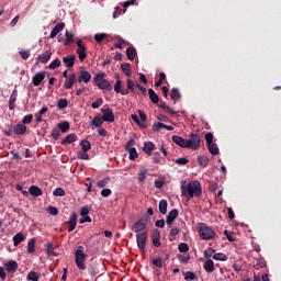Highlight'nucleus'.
Masks as SVG:
<instances>
[{
	"label": "nucleus",
	"instance_id": "nucleus-21",
	"mask_svg": "<svg viewBox=\"0 0 281 281\" xmlns=\"http://www.w3.org/2000/svg\"><path fill=\"white\" fill-rule=\"evenodd\" d=\"M91 126H95V128H100V126H102V124H104V119H102L101 114H97L92 121H91Z\"/></svg>",
	"mask_w": 281,
	"mask_h": 281
},
{
	"label": "nucleus",
	"instance_id": "nucleus-30",
	"mask_svg": "<svg viewBox=\"0 0 281 281\" xmlns=\"http://www.w3.org/2000/svg\"><path fill=\"white\" fill-rule=\"evenodd\" d=\"M126 56L128 60H135V57L137 56V50L133 47H128L126 49Z\"/></svg>",
	"mask_w": 281,
	"mask_h": 281
},
{
	"label": "nucleus",
	"instance_id": "nucleus-37",
	"mask_svg": "<svg viewBox=\"0 0 281 281\" xmlns=\"http://www.w3.org/2000/svg\"><path fill=\"white\" fill-rule=\"evenodd\" d=\"M47 111H49V109H47V108H42V109L37 112V114L35 115L36 122H43V115H45V113H46Z\"/></svg>",
	"mask_w": 281,
	"mask_h": 281
},
{
	"label": "nucleus",
	"instance_id": "nucleus-45",
	"mask_svg": "<svg viewBox=\"0 0 281 281\" xmlns=\"http://www.w3.org/2000/svg\"><path fill=\"white\" fill-rule=\"evenodd\" d=\"M198 161H199L200 166H202V168H205V167H207V164L210 160L205 156H200V157H198Z\"/></svg>",
	"mask_w": 281,
	"mask_h": 281
},
{
	"label": "nucleus",
	"instance_id": "nucleus-44",
	"mask_svg": "<svg viewBox=\"0 0 281 281\" xmlns=\"http://www.w3.org/2000/svg\"><path fill=\"white\" fill-rule=\"evenodd\" d=\"M207 148L211 155H218V146H216V144L211 143V145H207Z\"/></svg>",
	"mask_w": 281,
	"mask_h": 281
},
{
	"label": "nucleus",
	"instance_id": "nucleus-13",
	"mask_svg": "<svg viewBox=\"0 0 281 281\" xmlns=\"http://www.w3.org/2000/svg\"><path fill=\"white\" fill-rule=\"evenodd\" d=\"M65 30V23L59 22L55 25V27L50 32V38H56L60 32Z\"/></svg>",
	"mask_w": 281,
	"mask_h": 281
},
{
	"label": "nucleus",
	"instance_id": "nucleus-27",
	"mask_svg": "<svg viewBox=\"0 0 281 281\" xmlns=\"http://www.w3.org/2000/svg\"><path fill=\"white\" fill-rule=\"evenodd\" d=\"M23 240H25V235H23V233H18L13 237L14 247H19V245H21L23 243Z\"/></svg>",
	"mask_w": 281,
	"mask_h": 281
},
{
	"label": "nucleus",
	"instance_id": "nucleus-11",
	"mask_svg": "<svg viewBox=\"0 0 281 281\" xmlns=\"http://www.w3.org/2000/svg\"><path fill=\"white\" fill-rule=\"evenodd\" d=\"M91 81V72L88 70L81 69L79 71V77L77 78V82H86L89 83Z\"/></svg>",
	"mask_w": 281,
	"mask_h": 281
},
{
	"label": "nucleus",
	"instance_id": "nucleus-22",
	"mask_svg": "<svg viewBox=\"0 0 281 281\" xmlns=\"http://www.w3.org/2000/svg\"><path fill=\"white\" fill-rule=\"evenodd\" d=\"M27 131V126H25L23 123H19L14 126L13 133L15 135H25V132Z\"/></svg>",
	"mask_w": 281,
	"mask_h": 281
},
{
	"label": "nucleus",
	"instance_id": "nucleus-32",
	"mask_svg": "<svg viewBox=\"0 0 281 281\" xmlns=\"http://www.w3.org/2000/svg\"><path fill=\"white\" fill-rule=\"evenodd\" d=\"M16 90H14L10 97V101H9V109L10 111H14V102H16Z\"/></svg>",
	"mask_w": 281,
	"mask_h": 281
},
{
	"label": "nucleus",
	"instance_id": "nucleus-7",
	"mask_svg": "<svg viewBox=\"0 0 281 281\" xmlns=\"http://www.w3.org/2000/svg\"><path fill=\"white\" fill-rule=\"evenodd\" d=\"M101 113H102L101 117L103 119V122H110L111 124L115 122V114L113 113V109L102 108Z\"/></svg>",
	"mask_w": 281,
	"mask_h": 281
},
{
	"label": "nucleus",
	"instance_id": "nucleus-63",
	"mask_svg": "<svg viewBox=\"0 0 281 281\" xmlns=\"http://www.w3.org/2000/svg\"><path fill=\"white\" fill-rule=\"evenodd\" d=\"M20 56L23 60H27L30 58V50H20Z\"/></svg>",
	"mask_w": 281,
	"mask_h": 281
},
{
	"label": "nucleus",
	"instance_id": "nucleus-60",
	"mask_svg": "<svg viewBox=\"0 0 281 281\" xmlns=\"http://www.w3.org/2000/svg\"><path fill=\"white\" fill-rule=\"evenodd\" d=\"M212 256H214V249L213 248H207L204 251V258L210 259V258H212Z\"/></svg>",
	"mask_w": 281,
	"mask_h": 281
},
{
	"label": "nucleus",
	"instance_id": "nucleus-3",
	"mask_svg": "<svg viewBox=\"0 0 281 281\" xmlns=\"http://www.w3.org/2000/svg\"><path fill=\"white\" fill-rule=\"evenodd\" d=\"M198 233L202 240H214L216 238V232L204 223L200 224Z\"/></svg>",
	"mask_w": 281,
	"mask_h": 281
},
{
	"label": "nucleus",
	"instance_id": "nucleus-55",
	"mask_svg": "<svg viewBox=\"0 0 281 281\" xmlns=\"http://www.w3.org/2000/svg\"><path fill=\"white\" fill-rule=\"evenodd\" d=\"M47 212L52 216H58V209L56 206H48Z\"/></svg>",
	"mask_w": 281,
	"mask_h": 281
},
{
	"label": "nucleus",
	"instance_id": "nucleus-43",
	"mask_svg": "<svg viewBox=\"0 0 281 281\" xmlns=\"http://www.w3.org/2000/svg\"><path fill=\"white\" fill-rule=\"evenodd\" d=\"M57 126L61 130V133H67L69 131V122L58 123Z\"/></svg>",
	"mask_w": 281,
	"mask_h": 281
},
{
	"label": "nucleus",
	"instance_id": "nucleus-18",
	"mask_svg": "<svg viewBox=\"0 0 281 281\" xmlns=\"http://www.w3.org/2000/svg\"><path fill=\"white\" fill-rule=\"evenodd\" d=\"M52 58V50H46L37 56V61L45 65Z\"/></svg>",
	"mask_w": 281,
	"mask_h": 281
},
{
	"label": "nucleus",
	"instance_id": "nucleus-52",
	"mask_svg": "<svg viewBox=\"0 0 281 281\" xmlns=\"http://www.w3.org/2000/svg\"><path fill=\"white\" fill-rule=\"evenodd\" d=\"M54 196H65L66 192L63 190V188H56L53 191Z\"/></svg>",
	"mask_w": 281,
	"mask_h": 281
},
{
	"label": "nucleus",
	"instance_id": "nucleus-57",
	"mask_svg": "<svg viewBox=\"0 0 281 281\" xmlns=\"http://www.w3.org/2000/svg\"><path fill=\"white\" fill-rule=\"evenodd\" d=\"M104 100L102 98H99L97 101L92 102L91 106L92 109H100V105L103 104Z\"/></svg>",
	"mask_w": 281,
	"mask_h": 281
},
{
	"label": "nucleus",
	"instance_id": "nucleus-53",
	"mask_svg": "<svg viewBox=\"0 0 281 281\" xmlns=\"http://www.w3.org/2000/svg\"><path fill=\"white\" fill-rule=\"evenodd\" d=\"M60 67V59L56 58L49 64V69H58Z\"/></svg>",
	"mask_w": 281,
	"mask_h": 281
},
{
	"label": "nucleus",
	"instance_id": "nucleus-56",
	"mask_svg": "<svg viewBox=\"0 0 281 281\" xmlns=\"http://www.w3.org/2000/svg\"><path fill=\"white\" fill-rule=\"evenodd\" d=\"M184 280H196V274H194L192 271H188L184 274Z\"/></svg>",
	"mask_w": 281,
	"mask_h": 281
},
{
	"label": "nucleus",
	"instance_id": "nucleus-12",
	"mask_svg": "<svg viewBox=\"0 0 281 281\" xmlns=\"http://www.w3.org/2000/svg\"><path fill=\"white\" fill-rule=\"evenodd\" d=\"M78 82V79L76 78V74H71L65 81L64 88L65 89H72L74 85Z\"/></svg>",
	"mask_w": 281,
	"mask_h": 281
},
{
	"label": "nucleus",
	"instance_id": "nucleus-39",
	"mask_svg": "<svg viewBox=\"0 0 281 281\" xmlns=\"http://www.w3.org/2000/svg\"><path fill=\"white\" fill-rule=\"evenodd\" d=\"M213 259L221 260L222 262H225V260H227V255H225L223 252H217V254L213 255Z\"/></svg>",
	"mask_w": 281,
	"mask_h": 281
},
{
	"label": "nucleus",
	"instance_id": "nucleus-2",
	"mask_svg": "<svg viewBox=\"0 0 281 281\" xmlns=\"http://www.w3.org/2000/svg\"><path fill=\"white\" fill-rule=\"evenodd\" d=\"M104 76H105L104 72L97 74L93 77V82L95 83L98 89H101L103 91H113V87L111 86V82L104 79Z\"/></svg>",
	"mask_w": 281,
	"mask_h": 281
},
{
	"label": "nucleus",
	"instance_id": "nucleus-42",
	"mask_svg": "<svg viewBox=\"0 0 281 281\" xmlns=\"http://www.w3.org/2000/svg\"><path fill=\"white\" fill-rule=\"evenodd\" d=\"M121 69L125 74V76H131V64H122Z\"/></svg>",
	"mask_w": 281,
	"mask_h": 281
},
{
	"label": "nucleus",
	"instance_id": "nucleus-5",
	"mask_svg": "<svg viewBox=\"0 0 281 281\" xmlns=\"http://www.w3.org/2000/svg\"><path fill=\"white\" fill-rule=\"evenodd\" d=\"M187 148L191 150H199L201 148V136L199 134L191 133L189 139H187Z\"/></svg>",
	"mask_w": 281,
	"mask_h": 281
},
{
	"label": "nucleus",
	"instance_id": "nucleus-62",
	"mask_svg": "<svg viewBox=\"0 0 281 281\" xmlns=\"http://www.w3.org/2000/svg\"><path fill=\"white\" fill-rule=\"evenodd\" d=\"M153 265L155 267H158V269H161V267H164V262L161 261V258L154 259Z\"/></svg>",
	"mask_w": 281,
	"mask_h": 281
},
{
	"label": "nucleus",
	"instance_id": "nucleus-41",
	"mask_svg": "<svg viewBox=\"0 0 281 281\" xmlns=\"http://www.w3.org/2000/svg\"><path fill=\"white\" fill-rule=\"evenodd\" d=\"M38 278H41V274H38L37 272L31 271L27 274V280L30 281H38Z\"/></svg>",
	"mask_w": 281,
	"mask_h": 281
},
{
	"label": "nucleus",
	"instance_id": "nucleus-4",
	"mask_svg": "<svg viewBox=\"0 0 281 281\" xmlns=\"http://www.w3.org/2000/svg\"><path fill=\"white\" fill-rule=\"evenodd\" d=\"M83 249L85 248L82 246H79L75 252V262L80 271H85V269H87V266L85 265V261L87 260V254H85Z\"/></svg>",
	"mask_w": 281,
	"mask_h": 281
},
{
	"label": "nucleus",
	"instance_id": "nucleus-48",
	"mask_svg": "<svg viewBox=\"0 0 281 281\" xmlns=\"http://www.w3.org/2000/svg\"><path fill=\"white\" fill-rule=\"evenodd\" d=\"M178 249H179L180 254H186L187 251H189L190 247L188 246V244L181 243L178 246Z\"/></svg>",
	"mask_w": 281,
	"mask_h": 281
},
{
	"label": "nucleus",
	"instance_id": "nucleus-49",
	"mask_svg": "<svg viewBox=\"0 0 281 281\" xmlns=\"http://www.w3.org/2000/svg\"><path fill=\"white\" fill-rule=\"evenodd\" d=\"M124 45H126V41H124L122 37H119L117 43L114 44V47H116V49H123Z\"/></svg>",
	"mask_w": 281,
	"mask_h": 281
},
{
	"label": "nucleus",
	"instance_id": "nucleus-31",
	"mask_svg": "<svg viewBox=\"0 0 281 281\" xmlns=\"http://www.w3.org/2000/svg\"><path fill=\"white\" fill-rule=\"evenodd\" d=\"M158 207H159L160 214H166V212H168V201H166V200H160Z\"/></svg>",
	"mask_w": 281,
	"mask_h": 281
},
{
	"label": "nucleus",
	"instance_id": "nucleus-20",
	"mask_svg": "<svg viewBox=\"0 0 281 281\" xmlns=\"http://www.w3.org/2000/svg\"><path fill=\"white\" fill-rule=\"evenodd\" d=\"M45 80V72H37L33 76V85L34 87L41 86V83Z\"/></svg>",
	"mask_w": 281,
	"mask_h": 281
},
{
	"label": "nucleus",
	"instance_id": "nucleus-35",
	"mask_svg": "<svg viewBox=\"0 0 281 281\" xmlns=\"http://www.w3.org/2000/svg\"><path fill=\"white\" fill-rule=\"evenodd\" d=\"M106 38H109V35H106V33H97L94 35V41L97 43H102V41H106Z\"/></svg>",
	"mask_w": 281,
	"mask_h": 281
},
{
	"label": "nucleus",
	"instance_id": "nucleus-25",
	"mask_svg": "<svg viewBox=\"0 0 281 281\" xmlns=\"http://www.w3.org/2000/svg\"><path fill=\"white\" fill-rule=\"evenodd\" d=\"M66 67H74L76 63V55H69L63 58Z\"/></svg>",
	"mask_w": 281,
	"mask_h": 281
},
{
	"label": "nucleus",
	"instance_id": "nucleus-14",
	"mask_svg": "<svg viewBox=\"0 0 281 281\" xmlns=\"http://www.w3.org/2000/svg\"><path fill=\"white\" fill-rule=\"evenodd\" d=\"M172 142L175 144H177V146H180V148H188L187 139L181 137V136L173 135L172 136Z\"/></svg>",
	"mask_w": 281,
	"mask_h": 281
},
{
	"label": "nucleus",
	"instance_id": "nucleus-33",
	"mask_svg": "<svg viewBox=\"0 0 281 281\" xmlns=\"http://www.w3.org/2000/svg\"><path fill=\"white\" fill-rule=\"evenodd\" d=\"M35 247H36V239L35 238L30 239L27 244V254H34Z\"/></svg>",
	"mask_w": 281,
	"mask_h": 281
},
{
	"label": "nucleus",
	"instance_id": "nucleus-46",
	"mask_svg": "<svg viewBox=\"0 0 281 281\" xmlns=\"http://www.w3.org/2000/svg\"><path fill=\"white\" fill-rule=\"evenodd\" d=\"M66 41H65V45H71V42L74 41V33H69L68 31H66Z\"/></svg>",
	"mask_w": 281,
	"mask_h": 281
},
{
	"label": "nucleus",
	"instance_id": "nucleus-28",
	"mask_svg": "<svg viewBox=\"0 0 281 281\" xmlns=\"http://www.w3.org/2000/svg\"><path fill=\"white\" fill-rule=\"evenodd\" d=\"M204 270L206 273L214 272V261L212 259H207L204 263Z\"/></svg>",
	"mask_w": 281,
	"mask_h": 281
},
{
	"label": "nucleus",
	"instance_id": "nucleus-17",
	"mask_svg": "<svg viewBox=\"0 0 281 281\" xmlns=\"http://www.w3.org/2000/svg\"><path fill=\"white\" fill-rule=\"evenodd\" d=\"M77 221H78V215H76V213H71L68 221V225H69L68 232H74V229H76Z\"/></svg>",
	"mask_w": 281,
	"mask_h": 281
},
{
	"label": "nucleus",
	"instance_id": "nucleus-15",
	"mask_svg": "<svg viewBox=\"0 0 281 281\" xmlns=\"http://www.w3.org/2000/svg\"><path fill=\"white\" fill-rule=\"evenodd\" d=\"M177 216H179V211L177 209L171 210L166 217L167 225H172Z\"/></svg>",
	"mask_w": 281,
	"mask_h": 281
},
{
	"label": "nucleus",
	"instance_id": "nucleus-1",
	"mask_svg": "<svg viewBox=\"0 0 281 281\" xmlns=\"http://www.w3.org/2000/svg\"><path fill=\"white\" fill-rule=\"evenodd\" d=\"M181 194L187 199H194V196L199 199V196L203 194V187L201 186V182H199L198 180H191L188 183L186 181H182Z\"/></svg>",
	"mask_w": 281,
	"mask_h": 281
},
{
	"label": "nucleus",
	"instance_id": "nucleus-10",
	"mask_svg": "<svg viewBox=\"0 0 281 281\" xmlns=\"http://www.w3.org/2000/svg\"><path fill=\"white\" fill-rule=\"evenodd\" d=\"M3 267L5 268V271H8V273H15L19 269V263L14 260H9L3 262Z\"/></svg>",
	"mask_w": 281,
	"mask_h": 281
},
{
	"label": "nucleus",
	"instance_id": "nucleus-61",
	"mask_svg": "<svg viewBox=\"0 0 281 281\" xmlns=\"http://www.w3.org/2000/svg\"><path fill=\"white\" fill-rule=\"evenodd\" d=\"M175 164L178 166H186V164H188V158H178L175 160Z\"/></svg>",
	"mask_w": 281,
	"mask_h": 281
},
{
	"label": "nucleus",
	"instance_id": "nucleus-8",
	"mask_svg": "<svg viewBox=\"0 0 281 281\" xmlns=\"http://www.w3.org/2000/svg\"><path fill=\"white\" fill-rule=\"evenodd\" d=\"M148 238V234L146 232L138 233L136 235V243L137 247L140 251H144L146 249V240Z\"/></svg>",
	"mask_w": 281,
	"mask_h": 281
},
{
	"label": "nucleus",
	"instance_id": "nucleus-26",
	"mask_svg": "<svg viewBox=\"0 0 281 281\" xmlns=\"http://www.w3.org/2000/svg\"><path fill=\"white\" fill-rule=\"evenodd\" d=\"M78 139V136L76 134H68L63 140L61 144L65 146L67 144H74Z\"/></svg>",
	"mask_w": 281,
	"mask_h": 281
},
{
	"label": "nucleus",
	"instance_id": "nucleus-36",
	"mask_svg": "<svg viewBox=\"0 0 281 281\" xmlns=\"http://www.w3.org/2000/svg\"><path fill=\"white\" fill-rule=\"evenodd\" d=\"M80 146L83 153H89V150H91V143L89 140H81Z\"/></svg>",
	"mask_w": 281,
	"mask_h": 281
},
{
	"label": "nucleus",
	"instance_id": "nucleus-34",
	"mask_svg": "<svg viewBox=\"0 0 281 281\" xmlns=\"http://www.w3.org/2000/svg\"><path fill=\"white\" fill-rule=\"evenodd\" d=\"M170 98L173 100V102H177V100H180L181 93H179V90L177 88H173L170 92Z\"/></svg>",
	"mask_w": 281,
	"mask_h": 281
},
{
	"label": "nucleus",
	"instance_id": "nucleus-59",
	"mask_svg": "<svg viewBox=\"0 0 281 281\" xmlns=\"http://www.w3.org/2000/svg\"><path fill=\"white\" fill-rule=\"evenodd\" d=\"M136 87L137 85H135V81H133V79H127V89H130V91H135Z\"/></svg>",
	"mask_w": 281,
	"mask_h": 281
},
{
	"label": "nucleus",
	"instance_id": "nucleus-47",
	"mask_svg": "<svg viewBox=\"0 0 281 281\" xmlns=\"http://www.w3.org/2000/svg\"><path fill=\"white\" fill-rule=\"evenodd\" d=\"M135 146V140H134V138H130L128 140H127V143L125 144V150H132L133 148H135L134 147Z\"/></svg>",
	"mask_w": 281,
	"mask_h": 281
},
{
	"label": "nucleus",
	"instance_id": "nucleus-6",
	"mask_svg": "<svg viewBox=\"0 0 281 281\" xmlns=\"http://www.w3.org/2000/svg\"><path fill=\"white\" fill-rule=\"evenodd\" d=\"M147 225H148V220L142 217L132 225L131 229L132 232H135V234H139V232L144 233V229H146Z\"/></svg>",
	"mask_w": 281,
	"mask_h": 281
},
{
	"label": "nucleus",
	"instance_id": "nucleus-24",
	"mask_svg": "<svg viewBox=\"0 0 281 281\" xmlns=\"http://www.w3.org/2000/svg\"><path fill=\"white\" fill-rule=\"evenodd\" d=\"M29 194H32V196H43V190L36 186H32L29 188Z\"/></svg>",
	"mask_w": 281,
	"mask_h": 281
},
{
	"label": "nucleus",
	"instance_id": "nucleus-29",
	"mask_svg": "<svg viewBox=\"0 0 281 281\" xmlns=\"http://www.w3.org/2000/svg\"><path fill=\"white\" fill-rule=\"evenodd\" d=\"M148 93H149V100H151L153 104H159V95H157L155 90L149 89Z\"/></svg>",
	"mask_w": 281,
	"mask_h": 281
},
{
	"label": "nucleus",
	"instance_id": "nucleus-23",
	"mask_svg": "<svg viewBox=\"0 0 281 281\" xmlns=\"http://www.w3.org/2000/svg\"><path fill=\"white\" fill-rule=\"evenodd\" d=\"M154 150H155V144L153 142H147L144 144L143 151L146 155H153Z\"/></svg>",
	"mask_w": 281,
	"mask_h": 281
},
{
	"label": "nucleus",
	"instance_id": "nucleus-54",
	"mask_svg": "<svg viewBox=\"0 0 281 281\" xmlns=\"http://www.w3.org/2000/svg\"><path fill=\"white\" fill-rule=\"evenodd\" d=\"M32 120H34V115L32 114H29V115H25L22 120V124H32Z\"/></svg>",
	"mask_w": 281,
	"mask_h": 281
},
{
	"label": "nucleus",
	"instance_id": "nucleus-51",
	"mask_svg": "<svg viewBox=\"0 0 281 281\" xmlns=\"http://www.w3.org/2000/svg\"><path fill=\"white\" fill-rule=\"evenodd\" d=\"M67 104H68L67 99H59L57 101L58 109H67Z\"/></svg>",
	"mask_w": 281,
	"mask_h": 281
},
{
	"label": "nucleus",
	"instance_id": "nucleus-19",
	"mask_svg": "<svg viewBox=\"0 0 281 281\" xmlns=\"http://www.w3.org/2000/svg\"><path fill=\"white\" fill-rule=\"evenodd\" d=\"M151 238L154 247H161V243L159 241L161 234L159 233V229L153 231Z\"/></svg>",
	"mask_w": 281,
	"mask_h": 281
},
{
	"label": "nucleus",
	"instance_id": "nucleus-16",
	"mask_svg": "<svg viewBox=\"0 0 281 281\" xmlns=\"http://www.w3.org/2000/svg\"><path fill=\"white\" fill-rule=\"evenodd\" d=\"M114 91L115 93H122V95H128V90L122 89V80H120V77H117L114 85Z\"/></svg>",
	"mask_w": 281,
	"mask_h": 281
},
{
	"label": "nucleus",
	"instance_id": "nucleus-9",
	"mask_svg": "<svg viewBox=\"0 0 281 281\" xmlns=\"http://www.w3.org/2000/svg\"><path fill=\"white\" fill-rule=\"evenodd\" d=\"M77 55L80 60V63H85V58H87V47H85V44L82 43V40L77 41Z\"/></svg>",
	"mask_w": 281,
	"mask_h": 281
},
{
	"label": "nucleus",
	"instance_id": "nucleus-64",
	"mask_svg": "<svg viewBox=\"0 0 281 281\" xmlns=\"http://www.w3.org/2000/svg\"><path fill=\"white\" fill-rule=\"evenodd\" d=\"M146 175H147L146 170H140L138 172V181H144L146 179Z\"/></svg>",
	"mask_w": 281,
	"mask_h": 281
},
{
	"label": "nucleus",
	"instance_id": "nucleus-38",
	"mask_svg": "<svg viewBox=\"0 0 281 281\" xmlns=\"http://www.w3.org/2000/svg\"><path fill=\"white\" fill-rule=\"evenodd\" d=\"M128 153V159L130 161H135V159H137V157H139V155L137 154V149L134 147L133 149L127 150Z\"/></svg>",
	"mask_w": 281,
	"mask_h": 281
},
{
	"label": "nucleus",
	"instance_id": "nucleus-50",
	"mask_svg": "<svg viewBox=\"0 0 281 281\" xmlns=\"http://www.w3.org/2000/svg\"><path fill=\"white\" fill-rule=\"evenodd\" d=\"M205 142H206V146H210L211 144H213L212 142H214V135L212 133H206L205 134Z\"/></svg>",
	"mask_w": 281,
	"mask_h": 281
},
{
	"label": "nucleus",
	"instance_id": "nucleus-58",
	"mask_svg": "<svg viewBox=\"0 0 281 281\" xmlns=\"http://www.w3.org/2000/svg\"><path fill=\"white\" fill-rule=\"evenodd\" d=\"M160 109H164V111H166V113H170V115H175L176 112H173L172 109H170V106H168L166 103H162L160 105Z\"/></svg>",
	"mask_w": 281,
	"mask_h": 281
},
{
	"label": "nucleus",
	"instance_id": "nucleus-40",
	"mask_svg": "<svg viewBox=\"0 0 281 281\" xmlns=\"http://www.w3.org/2000/svg\"><path fill=\"white\" fill-rule=\"evenodd\" d=\"M46 254L47 256H56V252L54 251V244L52 243L46 244Z\"/></svg>",
	"mask_w": 281,
	"mask_h": 281
}]
</instances>
